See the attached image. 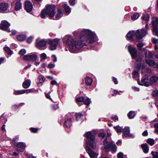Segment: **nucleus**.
<instances>
[{
    "label": "nucleus",
    "mask_w": 158,
    "mask_h": 158,
    "mask_svg": "<svg viewBox=\"0 0 158 158\" xmlns=\"http://www.w3.org/2000/svg\"><path fill=\"white\" fill-rule=\"evenodd\" d=\"M24 104V103H21L18 105H14L12 106V109L13 110H16L18 109L20 106Z\"/></svg>",
    "instance_id": "bb28decb"
},
{
    "label": "nucleus",
    "mask_w": 158,
    "mask_h": 158,
    "mask_svg": "<svg viewBox=\"0 0 158 158\" xmlns=\"http://www.w3.org/2000/svg\"><path fill=\"white\" fill-rule=\"evenodd\" d=\"M4 113L2 114L0 117V121H2L3 123H6L7 121L6 118L4 116Z\"/></svg>",
    "instance_id": "ea45409f"
},
{
    "label": "nucleus",
    "mask_w": 158,
    "mask_h": 158,
    "mask_svg": "<svg viewBox=\"0 0 158 158\" xmlns=\"http://www.w3.org/2000/svg\"><path fill=\"white\" fill-rule=\"evenodd\" d=\"M39 82L40 83H43L45 81L46 79L43 75H40L39 76Z\"/></svg>",
    "instance_id": "4c0bfd02"
},
{
    "label": "nucleus",
    "mask_w": 158,
    "mask_h": 158,
    "mask_svg": "<svg viewBox=\"0 0 158 158\" xmlns=\"http://www.w3.org/2000/svg\"><path fill=\"white\" fill-rule=\"evenodd\" d=\"M151 153L153 156L152 158H158V152H152Z\"/></svg>",
    "instance_id": "de8ad7c7"
},
{
    "label": "nucleus",
    "mask_w": 158,
    "mask_h": 158,
    "mask_svg": "<svg viewBox=\"0 0 158 158\" xmlns=\"http://www.w3.org/2000/svg\"><path fill=\"white\" fill-rule=\"evenodd\" d=\"M31 84V81L29 80L25 81L23 83L22 86L23 88L27 89L28 88Z\"/></svg>",
    "instance_id": "412c9836"
},
{
    "label": "nucleus",
    "mask_w": 158,
    "mask_h": 158,
    "mask_svg": "<svg viewBox=\"0 0 158 158\" xmlns=\"http://www.w3.org/2000/svg\"><path fill=\"white\" fill-rule=\"evenodd\" d=\"M114 129L118 133L121 132L123 131V128L118 125L114 127Z\"/></svg>",
    "instance_id": "c756f323"
},
{
    "label": "nucleus",
    "mask_w": 158,
    "mask_h": 158,
    "mask_svg": "<svg viewBox=\"0 0 158 158\" xmlns=\"http://www.w3.org/2000/svg\"><path fill=\"white\" fill-rule=\"evenodd\" d=\"M104 148H117L116 145L113 141H108L107 137H106L103 141Z\"/></svg>",
    "instance_id": "423d86ee"
},
{
    "label": "nucleus",
    "mask_w": 158,
    "mask_h": 158,
    "mask_svg": "<svg viewBox=\"0 0 158 158\" xmlns=\"http://www.w3.org/2000/svg\"><path fill=\"white\" fill-rule=\"evenodd\" d=\"M136 39L140 40L142 39L147 34L148 31L144 28H142L140 30H136Z\"/></svg>",
    "instance_id": "0eeeda50"
},
{
    "label": "nucleus",
    "mask_w": 158,
    "mask_h": 158,
    "mask_svg": "<svg viewBox=\"0 0 158 158\" xmlns=\"http://www.w3.org/2000/svg\"><path fill=\"white\" fill-rule=\"evenodd\" d=\"M137 31H129L126 35V37L127 40L131 41H133V37L135 36L136 39V35L137 34Z\"/></svg>",
    "instance_id": "f8f14e48"
},
{
    "label": "nucleus",
    "mask_w": 158,
    "mask_h": 158,
    "mask_svg": "<svg viewBox=\"0 0 158 158\" xmlns=\"http://www.w3.org/2000/svg\"><path fill=\"white\" fill-rule=\"evenodd\" d=\"M30 130L33 133H37L39 129L38 128H33V127H31L30 128Z\"/></svg>",
    "instance_id": "09e8293b"
},
{
    "label": "nucleus",
    "mask_w": 158,
    "mask_h": 158,
    "mask_svg": "<svg viewBox=\"0 0 158 158\" xmlns=\"http://www.w3.org/2000/svg\"><path fill=\"white\" fill-rule=\"evenodd\" d=\"M83 115L82 113H76L75 114L76 120L78 121L81 118Z\"/></svg>",
    "instance_id": "e433bc0d"
},
{
    "label": "nucleus",
    "mask_w": 158,
    "mask_h": 158,
    "mask_svg": "<svg viewBox=\"0 0 158 158\" xmlns=\"http://www.w3.org/2000/svg\"><path fill=\"white\" fill-rule=\"evenodd\" d=\"M27 37L25 35H20L17 37V39L19 41H22L24 40Z\"/></svg>",
    "instance_id": "b1692460"
},
{
    "label": "nucleus",
    "mask_w": 158,
    "mask_h": 158,
    "mask_svg": "<svg viewBox=\"0 0 158 158\" xmlns=\"http://www.w3.org/2000/svg\"><path fill=\"white\" fill-rule=\"evenodd\" d=\"M91 101L89 98H87L86 99H85L84 104L88 106L91 102Z\"/></svg>",
    "instance_id": "58836bf2"
},
{
    "label": "nucleus",
    "mask_w": 158,
    "mask_h": 158,
    "mask_svg": "<svg viewBox=\"0 0 158 158\" xmlns=\"http://www.w3.org/2000/svg\"><path fill=\"white\" fill-rule=\"evenodd\" d=\"M23 89L18 90H14V94L16 95H19L24 94Z\"/></svg>",
    "instance_id": "f704fd0d"
},
{
    "label": "nucleus",
    "mask_w": 158,
    "mask_h": 158,
    "mask_svg": "<svg viewBox=\"0 0 158 158\" xmlns=\"http://www.w3.org/2000/svg\"><path fill=\"white\" fill-rule=\"evenodd\" d=\"M14 145L18 148H25L26 147L25 143L23 142L15 143H14Z\"/></svg>",
    "instance_id": "6ab92c4d"
},
{
    "label": "nucleus",
    "mask_w": 158,
    "mask_h": 158,
    "mask_svg": "<svg viewBox=\"0 0 158 158\" xmlns=\"http://www.w3.org/2000/svg\"><path fill=\"white\" fill-rule=\"evenodd\" d=\"M79 34V39L74 40L73 38L69 37L66 41V44L69 47V50L71 52H74L76 49H79L84 46L94 43L95 41V34L90 30L84 29Z\"/></svg>",
    "instance_id": "f257e3e1"
},
{
    "label": "nucleus",
    "mask_w": 158,
    "mask_h": 158,
    "mask_svg": "<svg viewBox=\"0 0 158 158\" xmlns=\"http://www.w3.org/2000/svg\"><path fill=\"white\" fill-rule=\"evenodd\" d=\"M112 81L114 82L115 84L116 85L118 84V81L117 78L114 77H112Z\"/></svg>",
    "instance_id": "e2e57ef3"
},
{
    "label": "nucleus",
    "mask_w": 158,
    "mask_h": 158,
    "mask_svg": "<svg viewBox=\"0 0 158 158\" xmlns=\"http://www.w3.org/2000/svg\"><path fill=\"white\" fill-rule=\"evenodd\" d=\"M9 6L7 3H0V10L2 11H6Z\"/></svg>",
    "instance_id": "aec40b11"
},
{
    "label": "nucleus",
    "mask_w": 158,
    "mask_h": 158,
    "mask_svg": "<svg viewBox=\"0 0 158 158\" xmlns=\"http://www.w3.org/2000/svg\"><path fill=\"white\" fill-rule=\"evenodd\" d=\"M93 80L90 77L87 76L85 79V82L86 85H91Z\"/></svg>",
    "instance_id": "5701e85b"
},
{
    "label": "nucleus",
    "mask_w": 158,
    "mask_h": 158,
    "mask_svg": "<svg viewBox=\"0 0 158 158\" xmlns=\"http://www.w3.org/2000/svg\"><path fill=\"white\" fill-rule=\"evenodd\" d=\"M152 95L153 97L158 96V90L156 89L153 90L152 92Z\"/></svg>",
    "instance_id": "79ce46f5"
},
{
    "label": "nucleus",
    "mask_w": 158,
    "mask_h": 158,
    "mask_svg": "<svg viewBox=\"0 0 158 158\" xmlns=\"http://www.w3.org/2000/svg\"><path fill=\"white\" fill-rule=\"evenodd\" d=\"M4 50L8 55H11L13 53V51L8 47L4 48Z\"/></svg>",
    "instance_id": "7c9ffc66"
},
{
    "label": "nucleus",
    "mask_w": 158,
    "mask_h": 158,
    "mask_svg": "<svg viewBox=\"0 0 158 158\" xmlns=\"http://www.w3.org/2000/svg\"><path fill=\"white\" fill-rule=\"evenodd\" d=\"M138 84L140 85L148 87L150 85H152V83L151 81V80L148 78H142L141 80V82L139 81V79L137 81Z\"/></svg>",
    "instance_id": "1a4fd4ad"
},
{
    "label": "nucleus",
    "mask_w": 158,
    "mask_h": 158,
    "mask_svg": "<svg viewBox=\"0 0 158 158\" xmlns=\"http://www.w3.org/2000/svg\"><path fill=\"white\" fill-rule=\"evenodd\" d=\"M154 127L155 128V132L158 134V123L155 124H154Z\"/></svg>",
    "instance_id": "603ef678"
},
{
    "label": "nucleus",
    "mask_w": 158,
    "mask_h": 158,
    "mask_svg": "<svg viewBox=\"0 0 158 158\" xmlns=\"http://www.w3.org/2000/svg\"><path fill=\"white\" fill-rule=\"evenodd\" d=\"M132 136V134H130V128L129 127H125L123 129L122 138L124 137H130Z\"/></svg>",
    "instance_id": "ddd939ff"
},
{
    "label": "nucleus",
    "mask_w": 158,
    "mask_h": 158,
    "mask_svg": "<svg viewBox=\"0 0 158 158\" xmlns=\"http://www.w3.org/2000/svg\"><path fill=\"white\" fill-rule=\"evenodd\" d=\"M55 65L54 64H52V63H51L48 64V68L49 69H52L54 67Z\"/></svg>",
    "instance_id": "6e6d98bb"
},
{
    "label": "nucleus",
    "mask_w": 158,
    "mask_h": 158,
    "mask_svg": "<svg viewBox=\"0 0 158 158\" xmlns=\"http://www.w3.org/2000/svg\"><path fill=\"white\" fill-rule=\"evenodd\" d=\"M146 64L150 66H153L155 68L157 63H156L154 60H151L146 59L145 60Z\"/></svg>",
    "instance_id": "a211bd4d"
},
{
    "label": "nucleus",
    "mask_w": 158,
    "mask_h": 158,
    "mask_svg": "<svg viewBox=\"0 0 158 158\" xmlns=\"http://www.w3.org/2000/svg\"><path fill=\"white\" fill-rule=\"evenodd\" d=\"M10 26V24L6 20H3L1 21L0 23V29L3 31H6L8 32H10L11 31L9 29Z\"/></svg>",
    "instance_id": "6e6552de"
},
{
    "label": "nucleus",
    "mask_w": 158,
    "mask_h": 158,
    "mask_svg": "<svg viewBox=\"0 0 158 158\" xmlns=\"http://www.w3.org/2000/svg\"><path fill=\"white\" fill-rule=\"evenodd\" d=\"M46 43L50 45V50H54L56 49L57 46L59 43V40L57 38L53 39H48L46 40Z\"/></svg>",
    "instance_id": "20e7f679"
},
{
    "label": "nucleus",
    "mask_w": 158,
    "mask_h": 158,
    "mask_svg": "<svg viewBox=\"0 0 158 158\" xmlns=\"http://www.w3.org/2000/svg\"><path fill=\"white\" fill-rule=\"evenodd\" d=\"M139 16V15L138 13H135L131 17V19L133 20H135L137 19Z\"/></svg>",
    "instance_id": "72a5a7b5"
},
{
    "label": "nucleus",
    "mask_w": 158,
    "mask_h": 158,
    "mask_svg": "<svg viewBox=\"0 0 158 158\" xmlns=\"http://www.w3.org/2000/svg\"><path fill=\"white\" fill-rule=\"evenodd\" d=\"M69 3L70 5L73 6L75 4V0H69Z\"/></svg>",
    "instance_id": "052dcab7"
},
{
    "label": "nucleus",
    "mask_w": 158,
    "mask_h": 158,
    "mask_svg": "<svg viewBox=\"0 0 158 158\" xmlns=\"http://www.w3.org/2000/svg\"><path fill=\"white\" fill-rule=\"evenodd\" d=\"M86 151L91 158H97L98 154L94 152L91 149H87Z\"/></svg>",
    "instance_id": "f3484780"
},
{
    "label": "nucleus",
    "mask_w": 158,
    "mask_h": 158,
    "mask_svg": "<svg viewBox=\"0 0 158 158\" xmlns=\"http://www.w3.org/2000/svg\"><path fill=\"white\" fill-rule=\"evenodd\" d=\"M137 47L138 48V49L139 50H141V48L144 46V44L143 43H138L137 45Z\"/></svg>",
    "instance_id": "a19ab883"
},
{
    "label": "nucleus",
    "mask_w": 158,
    "mask_h": 158,
    "mask_svg": "<svg viewBox=\"0 0 158 158\" xmlns=\"http://www.w3.org/2000/svg\"><path fill=\"white\" fill-rule=\"evenodd\" d=\"M134 59H135L137 62H139L140 63H141L142 60V58L140 56H138L137 55L136 58H135Z\"/></svg>",
    "instance_id": "8fccbe9b"
},
{
    "label": "nucleus",
    "mask_w": 158,
    "mask_h": 158,
    "mask_svg": "<svg viewBox=\"0 0 158 158\" xmlns=\"http://www.w3.org/2000/svg\"><path fill=\"white\" fill-rule=\"evenodd\" d=\"M33 37L30 36L29 37L27 40V43L30 44L31 43Z\"/></svg>",
    "instance_id": "4d7b16f0"
},
{
    "label": "nucleus",
    "mask_w": 158,
    "mask_h": 158,
    "mask_svg": "<svg viewBox=\"0 0 158 158\" xmlns=\"http://www.w3.org/2000/svg\"><path fill=\"white\" fill-rule=\"evenodd\" d=\"M142 135L143 136H147L148 135V132L147 130H145L142 133Z\"/></svg>",
    "instance_id": "338daca9"
},
{
    "label": "nucleus",
    "mask_w": 158,
    "mask_h": 158,
    "mask_svg": "<svg viewBox=\"0 0 158 158\" xmlns=\"http://www.w3.org/2000/svg\"><path fill=\"white\" fill-rule=\"evenodd\" d=\"M51 93V92H49L47 93H45V96L46 98L48 99L51 101H52V99L51 97V96L50 95Z\"/></svg>",
    "instance_id": "37998d69"
},
{
    "label": "nucleus",
    "mask_w": 158,
    "mask_h": 158,
    "mask_svg": "<svg viewBox=\"0 0 158 158\" xmlns=\"http://www.w3.org/2000/svg\"><path fill=\"white\" fill-rule=\"evenodd\" d=\"M25 9L26 10L27 12H31L33 8V6L31 2L29 1H26L25 2Z\"/></svg>",
    "instance_id": "4468645a"
},
{
    "label": "nucleus",
    "mask_w": 158,
    "mask_h": 158,
    "mask_svg": "<svg viewBox=\"0 0 158 158\" xmlns=\"http://www.w3.org/2000/svg\"><path fill=\"white\" fill-rule=\"evenodd\" d=\"M26 53V51L24 49H22L19 52V54L22 56H24V54Z\"/></svg>",
    "instance_id": "c03bdc74"
},
{
    "label": "nucleus",
    "mask_w": 158,
    "mask_h": 158,
    "mask_svg": "<svg viewBox=\"0 0 158 158\" xmlns=\"http://www.w3.org/2000/svg\"><path fill=\"white\" fill-rule=\"evenodd\" d=\"M37 56L35 54H28L26 55L23 56V59L25 60L28 61L34 62L35 61L37 60Z\"/></svg>",
    "instance_id": "9d476101"
},
{
    "label": "nucleus",
    "mask_w": 158,
    "mask_h": 158,
    "mask_svg": "<svg viewBox=\"0 0 158 158\" xmlns=\"http://www.w3.org/2000/svg\"><path fill=\"white\" fill-rule=\"evenodd\" d=\"M50 71L52 74H53L56 75H57L59 73L58 72H57L55 70H50Z\"/></svg>",
    "instance_id": "774afa93"
},
{
    "label": "nucleus",
    "mask_w": 158,
    "mask_h": 158,
    "mask_svg": "<svg viewBox=\"0 0 158 158\" xmlns=\"http://www.w3.org/2000/svg\"><path fill=\"white\" fill-rule=\"evenodd\" d=\"M146 142L151 146H152L155 143V140L152 138H149L147 140Z\"/></svg>",
    "instance_id": "2f4dec72"
},
{
    "label": "nucleus",
    "mask_w": 158,
    "mask_h": 158,
    "mask_svg": "<svg viewBox=\"0 0 158 158\" xmlns=\"http://www.w3.org/2000/svg\"><path fill=\"white\" fill-rule=\"evenodd\" d=\"M152 25V31L155 35L158 36V18H156L154 19H152L151 22Z\"/></svg>",
    "instance_id": "39448f33"
},
{
    "label": "nucleus",
    "mask_w": 158,
    "mask_h": 158,
    "mask_svg": "<svg viewBox=\"0 0 158 158\" xmlns=\"http://www.w3.org/2000/svg\"><path fill=\"white\" fill-rule=\"evenodd\" d=\"M23 91H24V94L26 93V94H28L31 92H33V89H23Z\"/></svg>",
    "instance_id": "864d4df0"
},
{
    "label": "nucleus",
    "mask_w": 158,
    "mask_h": 158,
    "mask_svg": "<svg viewBox=\"0 0 158 158\" xmlns=\"http://www.w3.org/2000/svg\"><path fill=\"white\" fill-rule=\"evenodd\" d=\"M151 82L153 84V83H155L158 80V77L156 76H154L152 77L150 79Z\"/></svg>",
    "instance_id": "c9c22d12"
},
{
    "label": "nucleus",
    "mask_w": 158,
    "mask_h": 158,
    "mask_svg": "<svg viewBox=\"0 0 158 158\" xmlns=\"http://www.w3.org/2000/svg\"><path fill=\"white\" fill-rule=\"evenodd\" d=\"M141 19L145 21L146 22H148L149 20L150 15L148 14H143V16L141 17Z\"/></svg>",
    "instance_id": "a878e982"
},
{
    "label": "nucleus",
    "mask_w": 158,
    "mask_h": 158,
    "mask_svg": "<svg viewBox=\"0 0 158 158\" xmlns=\"http://www.w3.org/2000/svg\"><path fill=\"white\" fill-rule=\"evenodd\" d=\"M86 139H84V146L85 148H95L96 144L95 142V136L91 131H88L83 135Z\"/></svg>",
    "instance_id": "7ed1b4c3"
},
{
    "label": "nucleus",
    "mask_w": 158,
    "mask_h": 158,
    "mask_svg": "<svg viewBox=\"0 0 158 158\" xmlns=\"http://www.w3.org/2000/svg\"><path fill=\"white\" fill-rule=\"evenodd\" d=\"M56 9V6L53 4L46 5L45 8L41 12L40 17L42 19H45L46 16L48 15L50 19H59L63 16V13L61 8L58 7L56 13L55 11Z\"/></svg>",
    "instance_id": "f03ea898"
},
{
    "label": "nucleus",
    "mask_w": 158,
    "mask_h": 158,
    "mask_svg": "<svg viewBox=\"0 0 158 158\" xmlns=\"http://www.w3.org/2000/svg\"><path fill=\"white\" fill-rule=\"evenodd\" d=\"M26 156H27L28 158H35L36 157L33 156L32 154H26Z\"/></svg>",
    "instance_id": "0e129e2a"
},
{
    "label": "nucleus",
    "mask_w": 158,
    "mask_h": 158,
    "mask_svg": "<svg viewBox=\"0 0 158 158\" xmlns=\"http://www.w3.org/2000/svg\"><path fill=\"white\" fill-rule=\"evenodd\" d=\"M76 103L79 104L78 102H83L85 101V98L83 97H78L76 98Z\"/></svg>",
    "instance_id": "c85d7f7f"
},
{
    "label": "nucleus",
    "mask_w": 158,
    "mask_h": 158,
    "mask_svg": "<svg viewBox=\"0 0 158 158\" xmlns=\"http://www.w3.org/2000/svg\"><path fill=\"white\" fill-rule=\"evenodd\" d=\"M152 42L153 43L156 44L157 43H158V40L155 38H153L152 39Z\"/></svg>",
    "instance_id": "680f3d73"
},
{
    "label": "nucleus",
    "mask_w": 158,
    "mask_h": 158,
    "mask_svg": "<svg viewBox=\"0 0 158 158\" xmlns=\"http://www.w3.org/2000/svg\"><path fill=\"white\" fill-rule=\"evenodd\" d=\"M127 49L132 59H134L135 58L137 55V51L136 48L129 46Z\"/></svg>",
    "instance_id": "9b49d317"
},
{
    "label": "nucleus",
    "mask_w": 158,
    "mask_h": 158,
    "mask_svg": "<svg viewBox=\"0 0 158 158\" xmlns=\"http://www.w3.org/2000/svg\"><path fill=\"white\" fill-rule=\"evenodd\" d=\"M141 63H137L135 64V67L138 70V71H139L141 69Z\"/></svg>",
    "instance_id": "3c124183"
},
{
    "label": "nucleus",
    "mask_w": 158,
    "mask_h": 158,
    "mask_svg": "<svg viewBox=\"0 0 158 158\" xmlns=\"http://www.w3.org/2000/svg\"><path fill=\"white\" fill-rule=\"evenodd\" d=\"M41 60H42L47 58V56L45 53H42L40 55Z\"/></svg>",
    "instance_id": "49530a36"
},
{
    "label": "nucleus",
    "mask_w": 158,
    "mask_h": 158,
    "mask_svg": "<svg viewBox=\"0 0 158 158\" xmlns=\"http://www.w3.org/2000/svg\"><path fill=\"white\" fill-rule=\"evenodd\" d=\"M51 84L52 85H56L58 86H59V84L55 80H53L51 82Z\"/></svg>",
    "instance_id": "5fc2aeb1"
},
{
    "label": "nucleus",
    "mask_w": 158,
    "mask_h": 158,
    "mask_svg": "<svg viewBox=\"0 0 158 158\" xmlns=\"http://www.w3.org/2000/svg\"><path fill=\"white\" fill-rule=\"evenodd\" d=\"M64 11L66 13H69L71 12V9L69 6L67 4H64L63 6Z\"/></svg>",
    "instance_id": "393cba45"
},
{
    "label": "nucleus",
    "mask_w": 158,
    "mask_h": 158,
    "mask_svg": "<svg viewBox=\"0 0 158 158\" xmlns=\"http://www.w3.org/2000/svg\"><path fill=\"white\" fill-rule=\"evenodd\" d=\"M141 148H149L148 145L147 143L142 144L141 145Z\"/></svg>",
    "instance_id": "13d9d810"
},
{
    "label": "nucleus",
    "mask_w": 158,
    "mask_h": 158,
    "mask_svg": "<svg viewBox=\"0 0 158 158\" xmlns=\"http://www.w3.org/2000/svg\"><path fill=\"white\" fill-rule=\"evenodd\" d=\"M153 57V53L151 51H149L148 52V57L149 58H152Z\"/></svg>",
    "instance_id": "bf43d9fd"
},
{
    "label": "nucleus",
    "mask_w": 158,
    "mask_h": 158,
    "mask_svg": "<svg viewBox=\"0 0 158 158\" xmlns=\"http://www.w3.org/2000/svg\"><path fill=\"white\" fill-rule=\"evenodd\" d=\"M46 40L45 41L43 40H41L38 42H36L35 45L37 48L41 49V48L46 46Z\"/></svg>",
    "instance_id": "2eb2a0df"
},
{
    "label": "nucleus",
    "mask_w": 158,
    "mask_h": 158,
    "mask_svg": "<svg viewBox=\"0 0 158 158\" xmlns=\"http://www.w3.org/2000/svg\"><path fill=\"white\" fill-rule=\"evenodd\" d=\"M22 8V4L20 1L17 2L15 5V10L16 11L20 10Z\"/></svg>",
    "instance_id": "4be33fe9"
},
{
    "label": "nucleus",
    "mask_w": 158,
    "mask_h": 158,
    "mask_svg": "<svg viewBox=\"0 0 158 158\" xmlns=\"http://www.w3.org/2000/svg\"><path fill=\"white\" fill-rule=\"evenodd\" d=\"M139 71H137L136 70H134L132 72V77L133 78H135L136 77H137L139 75Z\"/></svg>",
    "instance_id": "473e14b6"
},
{
    "label": "nucleus",
    "mask_w": 158,
    "mask_h": 158,
    "mask_svg": "<svg viewBox=\"0 0 158 158\" xmlns=\"http://www.w3.org/2000/svg\"><path fill=\"white\" fill-rule=\"evenodd\" d=\"M72 118H66L64 119V127L69 128L72 126Z\"/></svg>",
    "instance_id": "dca6fc26"
},
{
    "label": "nucleus",
    "mask_w": 158,
    "mask_h": 158,
    "mask_svg": "<svg viewBox=\"0 0 158 158\" xmlns=\"http://www.w3.org/2000/svg\"><path fill=\"white\" fill-rule=\"evenodd\" d=\"M123 154L121 152H119L117 155L118 158H123Z\"/></svg>",
    "instance_id": "69168bd1"
},
{
    "label": "nucleus",
    "mask_w": 158,
    "mask_h": 158,
    "mask_svg": "<svg viewBox=\"0 0 158 158\" xmlns=\"http://www.w3.org/2000/svg\"><path fill=\"white\" fill-rule=\"evenodd\" d=\"M135 115V112L134 111H130L128 114L127 116L129 119L133 118Z\"/></svg>",
    "instance_id": "cd10ccee"
},
{
    "label": "nucleus",
    "mask_w": 158,
    "mask_h": 158,
    "mask_svg": "<svg viewBox=\"0 0 158 158\" xmlns=\"http://www.w3.org/2000/svg\"><path fill=\"white\" fill-rule=\"evenodd\" d=\"M99 137L101 138V139L102 140L103 138L106 137V134L103 133H100L98 134Z\"/></svg>",
    "instance_id": "a18cd8bd"
}]
</instances>
